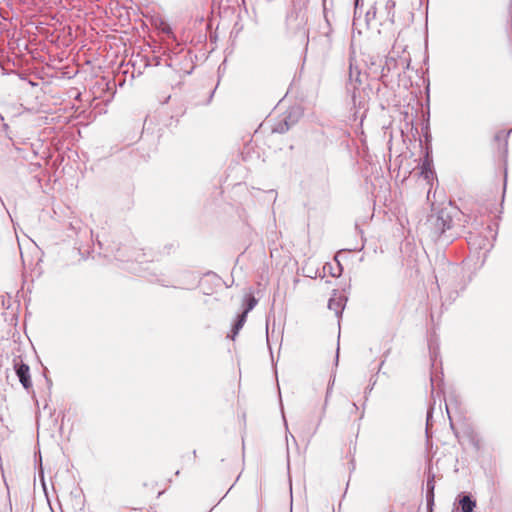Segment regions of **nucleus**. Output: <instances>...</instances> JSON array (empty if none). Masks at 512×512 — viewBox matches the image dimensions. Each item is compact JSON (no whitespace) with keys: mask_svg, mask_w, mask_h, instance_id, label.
Listing matches in <instances>:
<instances>
[{"mask_svg":"<svg viewBox=\"0 0 512 512\" xmlns=\"http://www.w3.org/2000/svg\"><path fill=\"white\" fill-rule=\"evenodd\" d=\"M4 121V118L3 116L0 114V124L3 125V126H6V124L3 123Z\"/></svg>","mask_w":512,"mask_h":512,"instance_id":"10","label":"nucleus"},{"mask_svg":"<svg viewBox=\"0 0 512 512\" xmlns=\"http://www.w3.org/2000/svg\"><path fill=\"white\" fill-rule=\"evenodd\" d=\"M245 301L247 306L243 312H246L247 315L255 307V305L257 304V300L255 299L254 296L248 295L246 296Z\"/></svg>","mask_w":512,"mask_h":512,"instance_id":"6","label":"nucleus"},{"mask_svg":"<svg viewBox=\"0 0 512 512\" xmlns=\"http://www.w3.org/2000/svg\"><path fill=\"white\" fill-rule=\"evenodd\" d=\"M345 302L346 298L335 291L329 299L328 308L334 311L335 315L339 317L345 307Z\"/></svg>","mask_w":512,"mask_h":512,"instance_id":"3","label":"nucleus"},{"mask_svg":"<svg viewBox=\"0 0 512 512\" xmlns=\"http://www.w3.org/2000/svg\"><path fill=\"white\" fill-rule=\"evenodd\" d=\"M459 505L461 506V512H473L476 502L472 500L470 496L463 495L459 499Z\"/></svg>","mask_w":512,"mask_h":512,"instance_id":"4","label":"nucleus"},{"mask_svg":"<svg viewBox=\"0 0 512 512\" xmlns=\"http://www.w3.org/2000/svg\"><path fill=\"white\" fill-rule=\"evenodd\" d=\"M246 318H247L246 312H242V314L238 316V319L232 329V333H233L231 336L232 339H234L235 336L238 334V332L241 330V328L243 327V325L246 321Z\"/></svg>","mask_w":512,"mask_h":512,"instance_id":"5","label":"nucleus"},{"mask_svg":"<svg viewBox=\"0 0 512 512\" xmlns=\"http://www.w3.org/2000/svg\"><path fill=\"white\" fill-rule=\"evenodd\" d=\"M340 274H341V268H339V272L337 274L333 273L332 275H333V277H338V276H340Z\"/></svg>","mask_w":512,"mask_h":512,"instance_id":"11","label":"nucleus"},{"mask_svg":"<svg viewBox=\"0 0 512 512\" xmlns=\"http://www.w3.org/2000/svg\"><path fill=\"white\" fill-rule=\"evenodd\" d=\"M16 374L24 388L28 389L32 386L30 378L29 366L23 362L15 363Z\"/></svg>","mask_w":512,"mask_h":512,"instance_id":"2","label":"nucleus"},{"mask_svg":"<svg viewBox=\"0 0 512 512\" xmlns=\"http://www.w3.org/2000/svg\"><path fill=\"white\" fill-rule=\"evenodd\" d=\"M288 129H289L288 123H287V121H285L284 124H279L277 127H274L273 131L278 132V133H284Z\"/></svg>","mask_w":512,"mask_h":512,"instance_id":"8","label":"nucleus"},{"mask_svg":"<svg viewBox=\"0 0 512 512\" xmlns=\"http://www.w3.org/2000/svg\"><path fill=\"white\" fill-rule=\"evenodd\" d=\"M395 1L394 0H387L385 4V9L387 10V15L389 17H394V8H395Z\"/></svg>","mask_w":512,"mask_h":512,"instance_id":"7","label":"nucleus"},{"mask_svg":"<svg viewBox=\"0 0 512 512\" xmlns=\"http://www.w3.org/2000/svg\"><path fill=\"white\" fill-rule=\"evenodd\" d=\"M420 175L427 181V184L432 185L435 179V171L433 169V159L430 155L429 148H426L424 159L420 165Z\"/></svg>","mask_w":512,"mask_h":512,"instance_id":"1","label":"nucleus"},{"mask_svg":"<svg viewBox=\"0 0 512 512\" xmlns=\"http://www.w3.org/2000/svg\"><path fill=\"white\" fill-rule=\"evenodd\" d=\"M426 486H427V490L430 493H433V490H434V477H431V478L429 477L427 479Z\"/></svg>","mask_w":512,"mask_h":512,"instance_id":"9","label":"nucleus"}]
</instances>
